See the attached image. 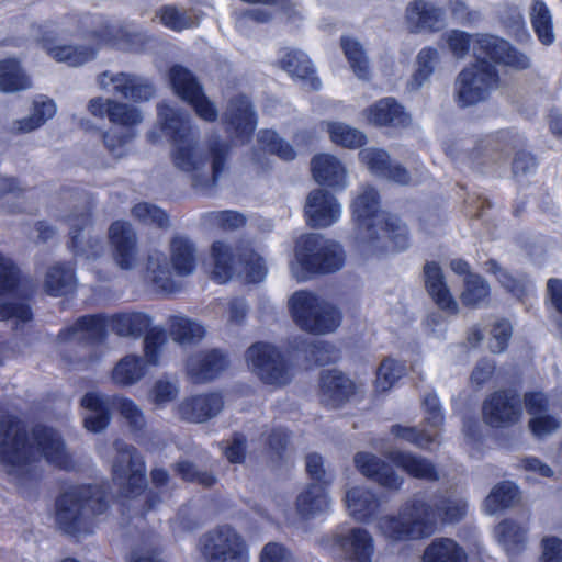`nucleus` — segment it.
Here are the masks:
<instances>
[{
	"mask_svg": "<svg viewBox=\"0 0 562 562\" xmlns=\"http://www.w3.org/2000/svg\"><path fill=\"white\" fill-rule=\"evenodd\" d=\"M112 479L125 497L138 495L146 486V465L138 450L123 440L114 441Z\"/></svg>",
	"mask_w": 562,
	"mask_h": 562,
	"instance_id": "15",
	"label": "nucleus"
},
{
	"mask_svg": "<svg viewBox=\"0 0 562 562\" xmlns=\"http://www.w3.org/2000/svg\"><path fill=\"white\" fill-rule=\"evenodd\" d=\"M94 38L99 45H111L123 50L135 49L140 42L139 34L115 25H106L95 32Z\"/></svg>",
	"mask_w": 562,
	"mask_h": 562,
	"instance_id": "43",
	"label": "nucleus"
},
{
	"mask_svg": "<svg viewBox=\"0 0 562 562\" xmlns=\"http://www.w3.org/2000/svg\"><path fill=\"white\" fill-rule=\"evenodd\" d=\"M198 549L206 562H249L245 538L229 525H222L203 533Z\"/></svg>",
	"mask_w": 562,
	"mask_h": 562,
	"instance_id": "14",
	"label": "nucleus"
},
{
	"mask_svg": "<svg viewBox=\"0 0 562 562\" xmlns=\"http://www.w3.org/2000/svg\"><path fill=\"white\" fill-rule=\"evenodd\" d=\"M323 126L329 135L330 140L341 147L359 148L367 142V136L342 122H323Z\"/></svg>",
	"mask_w": 562,
	"mask_h": 562,
	"instance_id": "47",
	"label": "nucleus"
},
{
	"mask_svg": "<svg viewBox=\"0 0 562 562\" xmlns=\"http://www.w3.org/2000/svg\"><path fill=\"white\" fill-rule=\"evenodd\" d=\"M359 159L372 173L380 177L387 172V167L391 164L389 154L383 149L374 147L361 149L359 151Z\"/></svg>",
	"mask_w": 562,
	"mask_h": 562,
	"instance_id": "61",
	"label": "nucleus"
},
{
	"mask_svg": "<svg viewBox=\"0 0 562 562\" xmlns=\"http://www.w3.org/2000/svg\"><path fill=\"white\" fill-rule=\"evenodd\" d=\"M151 318L140 312L119 313L111 316L87 315L78 318L58 335L60 344H77L82 348L99 344L105 338L106 328L120 337L138 338L150 328Z\"/></svg>",
	"mask_w": 562,
	"mask_h": 562,
	"instance_id": "6",
	"label": "nucleus"
},
{
	"mask_svg": "<svg viewBox=\"0 0 562 562\" xmlns=\"http://www.w3.org/2000/svg\"><path fill=\"white\" fill-rule=\"evenodd\" d=\"M198 262V249L191 238L186 235H175L169 241V260L157 249L149 251L146 274L149 281L165 293L176 289L173 273L188 277L194 273Z\"/></svg>",
	"mask_w": 562,
	"mask_h": 562,
	"instance_id": "8",
	"label": "nucleus"
},
{
	"mask_svg": "<svg viewBox=\"0 0 562 562\" xmlns=\"http://www.w3.org/2000/svg\"><path fill=\"white\" fill-rule=\"evenodd\" d=\"M406 372L403 362L394 359H384L376 370L375 387L379 392L390 390L394 383L400 380Z\"/></svg>",
	"mask_w": 562,
	"mask_h": 562,
	"instance_id": "55",
	"label": "nucleus"
},
{
	"mask_svg": "<svg viewBox=\"0 0 562 562\" xmlns=\"http://www.w3.org/2000/svg\"><path fill=\"white\" fill-rule=\"evenodd\" d=\"M80 200H82L80 206L65 217V222L70 228L69 247L75 256L91 259L98 257L102 252L103 247L99 238L90 236L88 229L90 224L88 201L86 198H80Z\"/></svg>",
	"mask_w": 562,
	"mask_h": 562,
	"instance_id": "21",
	"label": "nucleus"
},
{
	"mask_svg": "<svg viewBox=\"0 0 562 562\" xmlns=\"http://www.w3.org/2000/svg\"><path fill=\"white\" fill-rule=\"evenodd\" d=\"M368 119L378 126H407L411 122V116L393 98L381 99L370 106Z\"/></svg>",
	"mask_w": 562,
	"mask_h": 562,
	"instance_id": "37",
	"label": "nucleus"
},
{
	"mask_svg": "<svg viewBox=\"0 0 562 562\" xmlns=\"http://www.w3.org/2000/svg\"><path fill=\"white\" fill-rule=\"evenodd\" d=\"M143 121L142 112L127 103L114 101L110 108V122L124 127H133Z\"/></svg>",
	"mask_w": 562,
	"mask_h": 562,
	"instance_id": "60",
	"label": "nucleus"
},
{
	"mask_svg": "<svg viewBox=\"0 0 562 562\" xmlns=\"http://www.w3.org/2000/svg\"><path fill=\"white\" fill-rule=\"evenodd\" d=\"M158 121L170 137V158L179 171L186 173L192 187L200 192H210L222 177L229 147L217 135L207 140L206 149L200 146V132L191 123L190 115L180 110L159 103Z\"/></svg>",
	"mask_w": 562,
	"mask_h": 562,
	"instance_id": "1",
	"label": "nucleus"
},
{
	"mask_svg": "<svg viewBox=\"0 0 562 562\" xmlns=\"http://www.w3.org/2000/svg\"><path fill=\"white\" fill-rule=\"evenodd\" d=\"M169 80L175 93L192 105L199 117L207 122L216 121L218 112L215 104L205 97L201 85L189 69L175 65L169 70Z\"/></svg>",
	"mask_w": 562,
	"mask_h": 562,
	"instance_id": "19",
	"label": "nucleus"
},
{
	"mask_svg": "<svg viewBox=\"0 0 562 562\" xmlns=\"http://www.w3.org/2000/svg\"><path fill=\"white\" fill-rule=\"evenodd\" d=\"M18 285V268L10 258L0 252V296L12 294Z\"/></svg>",
	"mask_w": 562,
	"mask_h": 562,
	"instance_id": "62",
	"label": "nucleus"
},
{
	"mask_svg": "<svg viewBox=\"0 0 562 562\" xmlns=\"http://www.w3.org/2000/svg\"><path fill=\"white\" fill-rule=\"evenodd\" d=\"M223 122L227 130L235 133L241 143L254 133L257 121L250 101L245 95L233 98L223 114Z\"/></svg>",
	"mask_w": 562,
	"mask_h": 562,
	"instance_id": "26",
	"label": "nucleus"
},
{
	"mask_svg": "<svg viewBox=\"0 0 562 562\" xmlns=\"http://www.w3.org/2000/svg\"><path fill=\"white\" fill-rule=\"evenodd\" d=\"M464 289L460 295L462 303L467 306H477L490 295V286L479 274H468L463 279Z\"/></svg>",
	"mask_w": 562,
	"mask_h": 562,
	"instance_id": "53",
	"label": "nucleus"
},
{
	"mask_svg": "<svg viewBox=\"0 0 562 562\" xmlns=\"http://www.w3.org/2000/svg\"><path fill=\"white\" fill-rule=\"evenodd\" d=\"M246 359L262 382L271 385H285L292 379L291 369L272 345L257 342L248 348Z\"/></svg>",
	"mask_w": 562,
	"mask_h": 562,
	"instance_id": "17",
	"label": "nucleus"
},
{
	"mask_svg": "<svg viewBox=\"0 0 562 562\" xmlns=\"http://www.w3.org/2000/svg\"><path fill=\"white\" fill-rule=\"evenodd\" d=\"M104 491L99 486H71L56 499V524L70 536L81 537L94 532L98 519L108 510Z\"/></svg>",
	"mask_w": 562,
	"mask_h": 562,
	"instance_id": "5",
	"label": "nucleus"
},
{
	"mask_svg": "<svg viewBox=\"0 0 562 562\" xmlns=\"http://www.w3.org/2000/svg\"><path fill=\"white\" fill-rule=\"evenodd\" d=\"M426 289L438 307L449 314H457L459 305L452 296L441 268L436 262H427L424 267Z\"/></svg>",
	"mask_w": 562,
	"mask_h": 562,
	"instance_id": "32",
	"label": "nucleus"
},
{
	"mask_svg": "<svg viewBox=\"0 0 562 562\" xmlns=\"http://www.w3.org/2000/svg\"><path fill=\"white\" fill-rule=\"evenodd\" d=\"M179 394V386L176 379L162 376L155 381L150 392L149 400L157 407H164L176 400Z\"/></svg>",
	"mask_w": 562,
	"mask_h": 562,
	"instance_id": "58",
	"label": "nucleus"
},
{
	"mask_svg": "<svg viewBox=\"0 0 562 562\" xmlns=\"http://www.w3.org/2000/svg\"><path fill=\"white\" fill-rule=\"evenodd\" d=\"M201 222L209 229L235 231L245 225L246 218L237 211H211L201 215Z\"/></svg>",
	"mask_w": 562,
	"mask_h": 562,
	"instance_id": "51",
	"label": "nucleus"
},
{
	"mask_svg": "<svg viewBox=\"0 0 562 562\" xmlns=\"http://www.w3.org/2000/svg\"><path fill=\"white\" fill-rule=\"evenodd\" d=\"M44 458L60 469L71 464L57 431L46 426L34 427L29 436L20 420L4 416L0 420V461L8 474L21 485L37 479L35 463Z\"/></svg>",
	"mask_w": 562,
	"mask_h": 562,
	"instance_id": "2",
	"label": "nucleus"
},
{
	"mask_svg": "<svg viewBox=\"0 0 562 562\" xmlns=\"http://www.w3.org/2000/svg\"><path fill=\"white\" fill-rule=\"evenodd\" d=\"M101 89L133 102H146L154 98L156 88L143 76L132 72L103 71L98 76Z\"/></svg>",
	"mask_w": 562,
	"mask_h": 562,
	"instance_id": "20",
	"label": "nucleus"
},
{
	"mask_svg": "<svg viewBox=\"0 0 562 562\" xmlns=\"http://www.w3.org/2000/svg\"><path fill=\"white\" fill-rule=\"evenodd\" d=\"M330 505L331 501L326 492V486L316 483L306 485V487L299 493L295 501L297 515L306 520L327 513Z\"/></svg>",
	"mask_w": 562,
	"mask_h": 562,
	"instance_id": "35",
	"label": "nucleus"
},
{
	"mask_svg": "<svg viewBox=\"0 0 562 562\" xmlns=\"http://www.w3.org/2000/svg\"><path fill=\"white\" fill-rule=\"evenodd\" d=\"M109 240L116 265L124 270L134 269L139 261L137 236L131 223L116 221L109 228Z\"/></svg>",
	"mask_w": 562,
	"mask_h": 562,
	"instance_id": "23",
	"label": "nucleus"
},
{
	"mask_svg": "<svg viewBox=\"0 0 562 562\" xmlns=\"http://www.w3.org/2000/svg\"><path fill=\"white\" fill-rule=\"evenodd\" d=\"M305 214L312 227L324 228L340 218L341 206L334 195L323 189H316L307 196Z\"/></svg>",
	"mask_w": 562,
	"mask_h": 562,
	"instance_id": "24",
	"label": "nucleus"
},
{
	"mask_svg": "<svg viewBox=\"0 0 562 562\" xmlns=\"http://www.w3.org/2000/svg\"><path fill=\"white\" fill-rule=\"evenodd\" d=\"M325 546L345 562H374V538L362 527L337 531L326 540Z\"/></svg>",
	"mask_w": 562,
	"mask_h": 562,
	"instance_id": "18",
	"label": "nucleus"
},
{
	"mask_svg": "<svg viewBox=\"0 0 562 562\" xmlns=\"http://www.w3.org/2000/svg\"><path fill=\"white\" fill-rule=\"evenodd\" d=\"M341 46L356 76L359 79H368L370 75L369 63L359 42L351 37H342Z\"/></svg>",
	"mask_w": 562,
	"mask_h": 562,
	"instance_id": "54",
	"label": "nucleus"
},
{
	"mask_svg": "<svg viewBox=\"0 0 562 562\" xmlns=\"http://www.w3.org/2000/svg\"><path fill=\"white\" fill-rule=\"evenodd\" d=\"M519 501L518 487L512 482H502L496 485L485 499V510L487 514L510 507Z\"/></svg>",
	"mask_w": 562,
	"mask_h": 562,
	"instance_id": "50",
	"label": "nucleus"
},
{
	"mask_svg": "<svg viewBox=\"0 0 562 562\" xmlns=\"http://www.w3.org/2000/svg\"><path fill=\"white\" fill-rule=\"evenodd\" d=\"M406 19L414 31H440L445 24V12L430 2L415 0L406 10Z\"/></svg>",
	"mask_w": 562,
	"mask_h": 562,
	"instance_id": "33",
	"label": "nucleus"
},
{
	"mask_svg": "<svg viewBox=\"0 0 562 562\" xmlns=\"http://www.w3.org/2000/svg\"><path fill=\"white\" fill-rule=\"evenodd\" d=\"M224 402L220 393L200 394L184 398L178 406L181 418L204 423L215 417L223 408Z\"/></svg>",
	"mask_w": 562,
	"mask_h": 562,
	"instance_id": "27",
	"label": "nucleus"
},
{
	"mask_svg": "<svg viewBox=\"0 0 562 562\" xmlns=\"http://www.w3.org/2000/svg\"><path fill=\"white\" fill-rule=\"evenodd\" d=\"M53 31H45L40 37L44 49L56 61L65 63L68 66L77 67L92 60L95 57L97 49L87 45H56Z\"/></svg>",
	"mask_w": 562,
	"mask_h": 562,
	"instance_id": "28",
	"label": "nucleus"
},
{
	"mask_svg": "<svg viewBox=\"0 0 562 562\" xmlns=\"http://www.w3.org/2000/svg\"><path fill=\"white\" fill-rule=\"evenodd\" d=\"M294 323L304 331L326 335L335 331L341 322L340 312L327 301L308 291H296L289 300Z\"/></svg>",
	"mask_w": 562,
	"mask_h": 562,
	"instance_id": "12",
	"label": "nucleus"
},
{
	"mask_svg": "<svg viewBox=\"0 0 562 562\" xmlns=\"http://www.w3.org/2000/svg\"><path fill=\"white\" fill-rule=\"evenodd\" d=\"M228 361L218 350H210L196 353L187 362V373L195 383L215 379L226 369Z\"/></svg>",
	"mask_w": 562,
	"mask_h": 562,
	"instance_id": "31",
	"label": "nucleus"
},
{
	"mask_svg": "<svg viewBox=\"0 0 562 562\" xmlns=\"http://www.w3.org/2000/svg\"><path fill=\"white\" fill-rule=\"evenodd\" d=\"M173 470L184 481L195 482L206 487L212 486L216 481L211 473L199 471L193 463L187 460L177 462Z\"/></svg>",
	"mask_w": 562,
	"mask_h": 562,
	"instance_id": "63",
	"label": "nucleus"
},
{
	"mask_svg": "<svg viewBox=\"0 0 562 562\" xmlns=\"http://www.w3.org/2000/svg\"><path fill=\"white\" fill-rule=\"evenodd\" d=\"M76 289V278L70 266L56 263L52 266L45 277L44 290L52 296H61Z\"/></svg>",
	"mask_w": 562,
	"mask_h": 562,
	"instance_id": "41",
	"label": "nucleus"
},
{
	"mask_svg": "<svg viewBox=\"0 0 562 562\" xmlns=\"http://www.w3.org/2000/svg\"><path fill=\"white\" fill-rule=\"evenodd\" d=\"M487 60H479L458 75L456 97L459 105L464 108L484 101L498 87V75Z\"/></svg>",
	"mask_w": 562,
	"mask_h": 562,
	"instance_id": "16",
	"label": "nucleus"
},
{
	"mask_svg": "<svg viewBox=\"0 0 562 562\" xmlns=\"http://www.w3.org/2000/svg\"><path fill=\"white\" fill-rule=\"evenodd\" d=\"M352 218L357 225V241L363 251L378 252L389 248L405 250L409 246L406 225L396 216L380 210L376 190L370 186L358 189L352 203Z\"/></svg>",
	"mask_w": 562,
	"mask_h": 562,
	"instance_id": "4",
	"label": "nucleus"
},
{
	"mask_svg": "<svg viewBox=\"0 0 562 562\" xmlns=\"http://www.w3.org/2000/svg\"><path fill=\"white\" fill-rule=\"evenodd\" d=\"M490 270L496 276L497 280L507 291L513 293L517 299L528 295L531 290V283L526 279H516L508 271L501 268L497 262H488Z\"/></svg>",
	"mask_w": 562,
	"mask_h": 562,
	"instance_id": "56",
	"label": "nucleus"
},
{
	"mask_svg": "<svg viewBox=\"0 0 562 562\" xmlns=\"http://www.w3.org/2000/svg\"><path fill=\"white\" fill-rule=\"evenodd\" d=\"M530 21L538 40L543 45H551L555 40L552 15L542 0L532 1L530 7Z\"/></svg>",
	"mask_w": 562,
	"mask_h": 562,
	"instance_id": "44",
	"label": "nucleus"
},
{
	"mask_svg": "<svg viewBox=\"0 0 562 562\" xmlns=\"http://www.w3.org/2000/svg\"><path fill=\"white\" fill-rule=\"evenodd\" d=\"M31 88V80L15 59L0 61V91L18 92Z\"/></svg>",
	"mask_w": 562,
	"mask_h": 562,
	"instance_id": "48",
	"label": "nucleus"
},
{
	"mask_svg": "<svg viewBox=\"0 0 562 562\" xmlns=\"http://www.w3.org/2000/svg\"><path fill=\"white\" fill-rule=\"evenodd\" d=\"M306 472L310 477L316 481V484L328 486L334 481V474L324 467L322 456L317 453H310L305 460Z\"/></svg>",
	"mask_w": 562,
	"mask_h": 562,
	"instance_id": "64",
	"label": "nucleus"
},
{
	"mask_svg": "<svg viewBox=\"0 0 562 562\" xmlns=\"http://www.w3.org/2000/svg\"><path fill=\"white\" fill-rule=\"evenodd\" d=\"M111 405L125 420L133 432L142 431L146 419L140 407L131 398L125 396H110L100 392H88L81 398V406L86 409L83 425L87 430L100 432L105 429L111 419Z\"/></svg>",
	"mask_w": 562,
	"mask_h": 562,
	"instance_id": "11",
	"label": "nucleus"
},
{
	"mask_svg": "<svg viewBox=\"0 0 562 562\" xmlns=\"http://www.w3.org/2000/svg\"><path fill=\"white\" fill-rule=\"evenodd\" d=\"M526 535L527 528L513 520H504L495 529L498 543L508 555H516L525 549Z\"/></svg>",
	"mask_w": 562,
	"mask_h": 562,
	"instance_id": "42",
	"label": "nucleus"
},
{
	"mask_svg": "<svg viewBox=\"0 0 562 562\" xmlns=\"http://www.w3.org/2000/svg\"><path fill=\"white\" fill-rule=\"evenodd\" d=\"M23 188L15 178H0V204L10 212L21 211L24 206Z\"/></svg>",
	"mask_w": 562,
	"mask_h": 562,
	"instance_id": "52",
	"label": "nucleus"
},
{
	"mask_svg": "<svg viewBox=\"0 0 562 562\" xmlns=\"http://www.w3.org/2000/svg\"><path fill=\"white\" fill-rule=\"evenodd\" d=\"M311 167L317 183L339 190L347 187L346 167L336 156L330 154L316 155L311 161Z\"/></svg>",
	"mask_w": 562,
	"mask_h": 562,
	"instance_id": "30",
	"label": "nucleus"
},
{
	"mask_svg": "<svg viewBox=\"0 0 562 562\" xmlns=\"http://www.w3.org/2000/svg\"><path fill=\"white\" fill-rule=\"evenodd\" d=\"M345 504L349 515L359 522H369L380 509V499L369 488L357 486L348 490Z\"/></svg>",
	"mask_w": 562,
	"mask_h": 562,
	"instance_id": "34",
	"label": "nucleus"
},
{
	"mask_svg": "<svg viewBox=\"0 0 562 562\" xmlns=\"http://www.w3.org/2000/svg\"><path fill=\"white\" fill-rule=\"evenodd\" d=\"M468 557L453 539H435L424 551L423 562H467Z\"/></svg>",
	"mask_w": 562,
	"mask_h": 562,
	"instance_id": "40",
	"label": "nucleus"
},
{
	"mask_svg": "<svg viewBox=\"0 0 562 562\" xmlns=\"http://www.w3.org/2000/svg\"><path fill=\"white\" fill-rule=\"evenodd\" d=\"M258 140L265 149L277 155L283 160L290 161L296 156L293 147L284 139H281L273 131H261L258 135Z\"/></svg>",
	"mask_w": 562,
	"mask_h": 562,
	"instance_id": "57",
	"label": "nucleus"
},
{
	"mask_svg": "<svg viewBox=\"0 0 562 562\" xmlns=\"http://www.w3.org/2000/svg\"><path fill=\"white\" fill-rule=\"evenodd\" d=\"M132 215L144 224L156 225L160 228L169 226V217L164 210L160 207L147 203L140 202L133 206Z\"/></svg>",
	"mask_w": 562,
	"mask_h": 562,
	"instance_id": "59",
	"label": "nucleus"
},
{
	"mask_svg": "<svg viewBox=\"0 0 562 562\" xmlns=\"http://www.w3.org/2000/svg\"><path fill=\"white\" fill-rule=\"evenodd\" d=\"M213 262L212 278L218 283H225L236 273H244L248 282L258 283L267 276L263 258L249 245L232 247L223 240H216L211 246Z\"/></svg>",
	"mask_w": 562,
	"mask_h": 562,
	"instance_id": "10",
	"label": "nucleus"
},
{
	"mask_svg": "<svg viewBox=\"0 0 562 562\" xmlns=\"http://www.w3.org/2000/svg\"><path fill=\"white\" fill-rule=\"evenodd\" d=\"M353 462L361 474L384 488L398 491L403 485V477L389 463L371 452H357Z\"/></svg>",
	"mask_w": 562,
	"mask_h": 562,
	"instance_id": "25",
	"label": "nucleus"
},
{
	"mask_svg": "<svg viewBox=\"0 0 562 562\" xmlns=\"http://www.w3.org/2000/svg\"><path fill=\"white\" fill-rule=\"evenodd\" d=\"M281 66L291 77L301 80L305 88L319 89L321 81L314 75L312 63L303 52L297 49L288 50L281 59Z\"/></svg>",
	"mask_w": 562,
	"mask_h": 562,
	"instance_id": "39",
	"label": "nucleus"
},
{
	"mask_svg": "<svg viewBox=\"0 0 562 562\" xmlns=\"http://www.w3.org/2000/svg\"><path fill=\"white\" fill-rule=\"evenodd\" d=\"M467 501L456 492L438 494L434 502L416 493L400 507L396 515L378 519L376 529L389 542L420 540L434 535L439 524H454L465 517Z\"/></svg>",
	"mask_w": 562,
	"mask_h": 562,
	"instance_id": "3",
	"label": "nucleus"
},
{
	"mask_svg": "<svg viewBox=\"0 0 562 562\" xmlns=\"http://www.w3.org/2000/svg\"><path fill=\"white\" fill-rule=\"evenodd\" d=\"M166 341L162 329H151L144 339L145 357L130 353L121 358L111 371L112 382L120 387H130L139 383L146 376L148 367L160 364Z\"/></svg>",
	"mask_w": 562,
	"mask_h": 562,
	"instance_id": "13",
	"label": "nucleus"
},
{
	"mask_svg": "<svg viewBox=\"0 0 562 562\" xmlns=\"http://www.w3.org/2000/svg\"><path fill=\"white\" fill-rule=\"evenodd\" d=\"M56 113V104L53 100L35 101L32 113L12 123L11 130L16 133H30L42 126Z\"/></svg>",
	"mask_w": 562,
	"mask_h": 562,
	"instance_id": "45",
	"label": "nucleus"
},
{
	"mask_svg": "<svg viewBox=\"0 0 562 562\" xmlns=\"http://www.w3.org/2000/svg\"><path fill=\"white\" fill-rule=\"evenodd\" d=\"M442 37L451 54L458 59H463L472 50L477 61L490 59L517 70L527 69L530 66L528 56L515 49L507 41L495 35H471L464 31L450 30Z\"/></svg>",
	"mask_w": 562,
	"mask_h": 562,
	"instance_id": "7",
	"label": "nucleus"
},
{
	"mask_svg": "<svg viewBox=\"0 0 562 562\" xmlns=\"http://www.w3.org/2000/svg\"><path fill=\"white\" fill-rule=\"evenodd\" d=\"M169 331L173 340L179 344L199 341L205 334V329L200 323L184 316L170 317Z\"/></svg>",
	"mask_w": 562,
	"mask_h": 562,
	"instance_id": "49",
	"label": "nucleus"
},
{
	"mask_svg": "<svg viewBox=\"0 0 562 562\" xmlns=\"http://www.w3.org/2000/svg\"><path fill=\"white\" fill-rule=\"evenodd\" d=\"M439 63V53L436 48L424 47L416 57V69L408 81V89L416 91L429 81Z\"/></svg>",
	"mask_w": 562,
	"mask_h": 562,
	"instance_id": "46",
	"label": "nucleus"
},
{
	"mask_svg": "<svg viewBox=\"0 0 562 562\" xmlns=\"http://www.w3.org/2000/svg\"><path fill=\"white\" fill-rule=\"evenodd\" d=\"M358 390L357 384L342 372L328 370L321 375L322 401L337 407L348 401Z\"/></svg>",
	"mask_w": 562,
	"mask_h": 562,
	"instance_id": "29",
	"label": "nucleus"
},
{
	"mask_svg": "<svg viewBox=\"0 0 562 562\" xmlns=\"http://www.w3.org/2000/svg\"><path fill=\"white\" fill-rule=\"evenodd\" d=\"M344 263L345 252L338 243L318 234H305L295 241L290 270L296 280L304 281L314 273L335 272Z\"/></svg>",
	"mask_w": 562,
	"mask_h": 562,
	"instance_id": "9",
	"label": "nucleus"
},
{
	"mask_svg": "<svg viewBox=\"0 0 562 562\" xmlns=\"http://www.w3.org/2000/svg\"><path fill=\"white\" fill-rule=\"evenodd\" d=\"M155 18L167 29L182 32L196 27L201 22V14L194 8L184 9L173 4H166L157 9Z\"/></svg>",
	"mask_w": 562,
	"mask_h": 562,
	"instance_id": "38",
	"label": "nucleus"
},
{
	"mask_svg": "<svg viewBox=\"0 0 562 562\" xmlns=\"http://www.w3.org/2000/svg\"><path fill=\"white\" fill-rule=\"evenodd\" d=\"M522 414L521 401L516 391L494 392L483 403V419L492 427H504L517 423Z\"/></svg>",
	"mask_w": 562,
	"mask_h": 562,
	"instance_id": "22",
	"label": "nucleus"
},
{
	"mask_svg": "<svg viewBox=\"0 0 562 562\" xmlns=\"http://www.w3.org/2000/svg\"><path fill=\"white\" fill-rule=\"evenodd\" d=\"M383 453L391 462L413 477L426 481L439 480L435 464L422 456L400 450H386Z\"/></svg>",
	"mask_w": 562,
	"mask_h": 562,
	"instance_id": "36",
	"label": "nucleus"
}]
</instances>
